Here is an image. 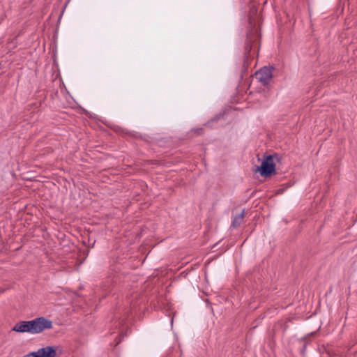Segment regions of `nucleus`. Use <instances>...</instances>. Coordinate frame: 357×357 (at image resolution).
Wrapping results in <instances>:
<instances>
[{
	"label": "nucleus",
	"mask_w": 357,
	"mask_h": 357,
	"mask_svg": "<svg viewBox=\"0 0 357 357\" xmlns=\"http://www.w3.org/2000/svg\"><path fill=\"white\" fill-rule=\"evenodd\" d=\"M56 351L53 347L39 349L37 351L30 352L23 357H56Z\"/></svg>",
	"instance_id": "obj_5"
},
{
	"label": "nucleus",
	"mask_w": 357,
	"mask_h": 357,
	"mask_svg": "<svg viewBox=\"0 0 357 357\" xmlns=\"http://www.w3.org/2000/svg\"><path fill=\"white\" fill-rule=\"evenodd\" d=\"M244 220V211H242L239 214H237L234 216L231 226L234 228L238 227L243 222Z\"/></svg>",
	"instance_id": "obj_6"
},
{
	"label": "nucleus",
	"mask_w": 357,
	"mask_h": 357,
	"mask_svg": "<svg viewBox=\"0 0 357 357\" xmlns=\"http://www.w3.org/2000/svg\"><path fill=\"white\" fill-rule=\"evenodd\" d=\"M260 38L259 31L257 28L252 29L247 34L245 46V63H248L251 56L252 48L256 47Z\"/></svg>",
	"instance_id": "obj_3"
},
{
	"label": "nucleus",
	"mask_w": 357,
	"mask_h": 357,
	"mask_svg": "<svg viewBox=\"0 0 357 357\" xmlns=\"http://www.w3.org/2000/svg\"><path fill=\"white\" fill-rule=\"evenodd\" d=\"M272 69L273 68L271 67H264L261 68L255 74L256 79H257L262 85H268L273 77Z\"/></svg>",
	"instance_id": "obj_4"
},
{
	"label": "nucleus",
	"mask_w": 357,
	"mask_h": 357,
	"mask_svg": "<svg viewBox=\"0 0 357 357\" xmlns=\"http://www.w3.org/2000/svg\"><path fill=\"white\" fill-rule=\"evenodd\" d=\"M52 328V321L45 317H40L30 321H19L13 326L12 330L22 333H29L31 334H37Z\"/></svg>",
	"instance_id": "obj_1"
},
{
	"label": "nucleus",
	"mask_w": 357,
	"mask_h": 357,
	"mask_svg": "<svg viewBox=\"0 0 357 357\" xmlns=\"http://www.w3.org/2000/svg\"><path fill=\"white\" fill-rule=\"evenodd\" d=\"M280 161V157L277 154L266 156L260 167H257L261 176L268 177L275 172L276 162Z\"/></svg>",
	"instance_id": "obj_2"
}]
</instances>
